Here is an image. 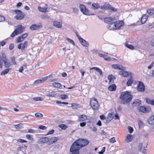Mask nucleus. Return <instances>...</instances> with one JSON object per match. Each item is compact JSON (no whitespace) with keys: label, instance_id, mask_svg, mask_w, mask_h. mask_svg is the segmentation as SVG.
Here are the masks:
<instances>
[{"label":"nucleus","instance_id":"f257e3e1","mask_svg":"<svg viewBox=\"0 0 154 154\" xmlns=\"http://www.w3.org/2000/svg\"><path fill=\"white\" fill-rule=\"evenodd\" d=\"M89 141L86 139H79L75 141L70 148L71 154H79V150L82 147L88 145Z\"/></svg>","mask_w":154,"mask_h":154},{"label":"nucleus","instance_id":"f03ea898","mask_svg":"<svg viewBox=\"0 0 154 154\" xmlns=\"http://www.w3.org/2000/svg\"><path fill=\"white\" fill-rule=\"evenodd\" d=\"M133 96L128 91L122 92L119 97V99L121 100V103L125 104L128 103L132 100Z\"/></svg>","mask_w":154,"mask_h":154},{"label":"nucleus","instance_id":"7ed1b4c3","mask_svg":"<svg viewBox=\"0 0 154 154\" xmlns=\"http://www.w3.org/2000/svg\"><path fill=\"white\" fill-rule=\"evenodd\" d=\"M24 28L21 25L17 26L16 29L11 35V37L13 38L16 35L22 33L24 30Z\"/></svg>","mask_w":154,"mask_h":154},{"label":"nucleus","instance_id":"20e7f679","mask_svg":"<svg viewBox=\"0 0 154 154\" xmlns=\"http://www.w3.org/2000/svg\"><path fill=\"white\" fill-rule=\"evenodd\" d=\"M90 105L92 108L94 110H97L98 109L99 105L98 102L95 98L91 99L90 101Z\"/></svg>","mask_w":154,"mask_h":154},{"label":"nucleus","instance_id":"39448f33","mask_svg":"<svg viewBox=\"0 0 154 154\" xmlns=\"http://www.w3.org/2000/svg\"><path fill=\"white\" fill-rule=\"evenodd\" d=\"M14 12L17 15L15 16L14 18L17 20H20L22 19L25 17V15L22 11L18 10L14 11Z\"/></svg>","mask_w":154,"mask_h":154},{"label":"nucleus","instance_id":"423d86ee","mask_svg":"<svg viewBox=\"0 0 154 154\" xmlns=\"http://www.w3.org/2000/svg\"><path fill=\"white\" fill-rule=\"evenodd\" d=\"M2 61L4 62L5 66L6 68H9L11 66V63L8 59H7L5 55L3 54L2 55Z\"/></svg>","mask_w":154,"mask_h":154},{"label":"nucleus","instance_id":"0eeeda50","mask_svg":"<svg viewBox=\"0 0 154 154\" xmlns=\"http://www.w3.org/2000/svg\"><path fill=\"white\" fill-rule=\"evenodd\" d=\"M42 25L41 23H39L38 25L36 24H32L30 26V29L32 30H37L42 29Z\"/></svg>","mask_w":154,"mask_h":154},{"label":"nucleus","instance_id":"6e6552de","mask_svg":"<svg viewBox=\"0 0 154 154\" xmlns=\"http://www.w3.org/2000/svg\"><path fill=\"white\" fill-rule=\"evenodd\" d=\"M119 75H122L124 77H127L130 76H133V74L130 72H127L126 71H120L119 72Z\"/></svg>","mask_w":154,"mask_h":154},{"label":"nucleus","instance_id":"1a4fd4ad","mask_svg":"<svg viewBox=\"0 0 154 154\" xmlns=\"http://www.w3.org/2000/svg\"><path fill=\"white\" fill-rule=\"evenodd\" d=\"M79 7L81 11L84 14L86 15H88L89 14V10L86 8L85 5H80Z\"/></svg>","mask_w":154,"mask_h":154},{"label":"nucleus","instance_id":"9d476101","mask_svg":"<svg viewBox=\"0 0 154 154\" xmlns=\"http://www.w3.org/2000/svg\"><path fill=\"white\" fill-rule=\"evenodd\" d=\"M138 110L140 112L143 113H148L150 110V108L147 109L146 107L143 106H140L137 107Z\"/></svg>","mask_w":154,"mask_h":154},{"label":"nucleus","instance_id":"9b49d317","mask_svg":"<svg viewBox=\"0 0 154 154\" xmlns=\"http://www.w3.org/2000/svg\"><path fill=\"white\" fill-rule=\"evenodd\" d=\"M138 91L143 92L145 90V86L143 82H140L137 86Z\"/></svg>","mask_w":154,"mask_h":154},{"label":"nucleus","instance_id":"f8f14e48","mask_svg":"<svg viewBox=\"0 0 154 154\" xmlns=\"http://www.w3.org/2000/svg\"><path fill=\"white\" fill-rule=\"evenodd\" d=\"M115 27L117 29L123 26L124 24V23L122 21H117L115 22Z\"/></svg>","mask_w":154,"mask_h":154},{"label":"nucleus","instance_id":"ddd939ff","mask_svg":"<svg viewBox=\"0 0 154 154\" xmlns=\"http://www.w3.org/2000/svg\"><path fill=\"white\" fill-rule=\"evenodd\" d=\"M47 78L48 77L46 76L42 78L41 79H37L34 82V84L37 85L39 84L42 83L45 81Z\"/></svg>","mask_w":154,"mask_h":154},{"label":"nucleus","instance_id":"4468645a","mask_svg":"<svg viewBox=\"0 0 154 154\" xmlns=\"http://www.w3.org/2000/svg\"><path fill=\"white\" fill-rule=\"evenodd\" d=\"M115 25V22L113 21L108 24L107 26V28L110 30L116 29Z\"/></svg>","mask_w":154,"mask_h":154},{"label":"nucleus","instance_id":"2eb2a0df","mask_svg":"<svg viewBox=\"0 0 154 154\" xmlns=\"http://www.w3.org/2000/svg\"><path fill=\"white\" fill-rule=\"evenodd\" d=\"M77 36L79 39V40L80 42L85 47H87L88 46V43L86 42L81 38L79 35H77Z\"/></svg>","mask_w":154,"mask_h":154},{"label":"nucleus","instance_id":"dca6fc26","mask_svg":"<svg viewBox=\"0 0 154 154\" xmlns=\"http://www.w3.org/2000/svg\"><path fill=\"white\" fill-rule=\"evenodd\" d=\"M112 68L118 69L119 70H123L124 67L118 64H112Z\"/></svg>","mask_w":154,"mask_h":154},{"label":"nucleus","instance_id":"f3484780","mask_svg":"<svg viewBox=\"0 0 154 154\" xmlns=\"http://www.w3.org/2000/svg\"><path fill=\"white\" fill-rule=\"evenodd\" d=\"M53 24L54 26L58 28H60L62 26V23L57 21H54Z\"/></svg>","mask_w":154,"mask_h":154},{"label":"nucleus","instance_id":"a211bd4d","mask_svg":"<svg viewBox=\"0 0 154 154\" xmlns=\"http://www.w3.org/2000/svg\"><path fill=\"white\" fill-rule=\"evenodd\" d=\"M114 19L111 17H106L104 18V21L108 24L113 21Z\"/></svg>","mask_w":154,"mask_h":154},{"label":"nucleus","instance_id":"6ab92c4d","mask_svg":"<svg viewBox=\"0 0 154 154\" xmlns=\"http://www.w3.org/2000/svg\"><path fill=\"white\" fill-rule=\"evenodd\" d=\"M87 119V117L85 115H82L79 116L78 120L79 121H83Z\"/></svg>","mask_w":154,"mask_h":154},{"label":"nucleus","instance_id":"aec40b11","mask_svg":"<svg viewBox=\"0 0 154 154\" xmlns=\"http://www.w3.org/2000/svg\"><path fill=\"white\" fill-rule=\"evenodd\" d=\"M148 16L146 14H144L142 17L141 20V23L142 24H143L145 23L146 21Z\"/></svg>","mask_w":154,"mask_h":154},{"label":"nucleus","instance_id":"412c9836","mask_svg":"<svg viewBox=\"0 0 154 154\" xmlns=\"http://www.w3.org/2000/svg\"><path fill=\"white\" fill-rule=\"evenodd\" d=\"M133 139L132 136L130 134L127 135L125 139V141L126 143H128L131 141Z\"/></svg>","mask_w":154,"mask_h":154},{"label":"nucleus","instance_id":"4be33fe9","mask_svg":"<svg viewBox=\"0 0 154 154\" xmlns=\"http://www.w3.org/2000/svg\"><path fill=\"white\" fill-rule=\"evenodd\" d=\"M113 116L112 115L111 113L108 114L107 115V118L106 119V123H108L110 122L113 119Z\"/></svg>","mask_w":154,"mask_h":154},{"label":"nucleus","instance_id":"5701e85b","mask_svg":"<svg viewBox=\"0 0 154 154\" xmlns=\"http://www.w3.org/2000/svg\"><path fill=\"white\" fill-rule=\"evenodd\" d=\"M40 143H47L49 141V139L47 137H43L39 140Z\"/></svg>","mask_w":154,"mask_h":154},{"label":"nucleus","instance_id":"b1692460","mask_svg":"<svg viewBox=\"0 0 154 154\" xmlns=\"http://www.w3.org/2000/svg\"><path fill=\"white\" fill-rule=\"evenodd\" d=\"M108 79L109 80V83L112 84L114 82V80L115 79V77L112 75H109Z\"/></svg>","mask_w":154,"mask_h":154},{"label":"nucleus","instance_id":"393cba45","mask_svg":"<svg viewBox=\"0 0 154 154\" xmlns=\"http://www.w3.org/2000/svg\"><path fill=\"white\" fill-rule=\"evenodd\" d=\"M145 100H146V102L148 104L154 105V99L151 100L150 98H146L145 99Z\"/></svg>","mask_w":154,"mask_h":154},{"label":"nucleus","instance_id":"a878e982","mask_svg":"<svg viewBox=\"0 0 154 154\" xmlns=\"http://www.w3.org/2000/svg\"><path fill=\"white\" fill-rule=\"evenodd\" d=\"M116 86L113 84L110 85L108 88V89L111 91H114L116 90Z\"/></svg>","mask_w":154,"mask_h":154},{"label":"nucleus","instance_id":"bb28decb","mask_svg":"<svg viewBox=\"0 0 154 154\" xmlns=\"http://www.w3.org/2000/svg\"><path fill=\"white\" fill-rule=\"evenodd\" d=\"M148 122L150 125H153L154 124V116H151V117L148 119Z\"/></svg>","mask_w":154,"mask_h":154},{"label":"nucleus","instance_id":"cd10ccee","mask_svg":"<svg viewBox=\"0 0 154 154\" xmlns=\"http://www.w3.org/2000/svg\"><path fill=\"white\" fill-rule=\"evenodd\" d=\"M133 82V76H131L127 82V85L128 86H131Z\"/></svg>","mask_w":154,"mask_h":154},{"label":"nucleus","instance_id":"c85d7f7f","mask_svg":"<svg viewBox=\"0 0 154 154\" xmlns=\"http://www.w3.org/2000/svg\"><path fill=\"white\" fill-rule=\"evenodd\" d=\"M90 69L92 70V69H95V70L97 72H98L100 75H102V71L98 68L96 67H94L92 68H90Z\"/></svg>","mask_w":154,"mask_h":154},{"label":"nucleus","instance_id":"c756f323","mask_svg":"<svg viewBox=\"0 0 154 154\" xmlns=\"http://www.w3.org/2000/svg\"><path fill=\"white\" fill-rule=\"evenodd\" d=\"M141 103V101L140 100L137 99L135 100L133 103V104L134 106H137L140 105Z\"/></svg>","mask_w":154,"mask_h":154},{"label":"nucleus","instance_id":"7c9ffc66","mask_svg":"<svg viewBox=\"0 0 154 154\" xmlns=\"http://www.w3.org/2000/svg\"><path fill=\"white\" fill-rule=\"evenodd\" d=\"M57 140V138L55 137H53L51 138L49 141L50 144H52L56 142Z\"/></svg>","mask_w":154,"mask_h":154},{"label":"nucleus","instance_id":"2f4dec72","mask_svg":"<svg viewBox=\"0 0 154 154\" xmlns=\"http://www.w3.org/2000/svg\"><path fill=\"white\" fill-rule=\"evenodd\" d=\"M14 127L17 129H20L23 128V125L22 123H20L18 125H15Z\"/></svg>","mask_w":154,"mask_h":154},{"label":"nucleus","instance_id":"473e14b6","mask_svg":"<svg viewBox=\"0 0 154 154\" xmlns=\"http://www.w3.org/2000/svg\"><path fill=\"white\" fill-rule=\"evenodd\" d=\"M38 10L39 11L43 12H45L49 11L48 10V8H42L41 7H38Z\"/></svg>","mask_w":154,"mask_h":154},{"label":"nucleus","instance_id":"72a5a7b5","mask_svg":"<svg viewBox=\"0 0 154 154\" xmlns=\"http://www.w3.org/2000/svg\"><path fill=\"white\" fill-rule=\"evenodd\" d=\"M55 91H52L51 92H49L46 94V95L49 97H54L56 94H55Z\"/></svg>","mask_w":154,"mask_h":154},{"label":"nucleus","instance_id":"f704fd0d","mask_svg":"<svg viewBox=\"0 0 154 154\" xmlns=\"http://www.w3.org/2000/svg\"><path fill=\"white\" fill-rule=\"evenodd\" d=\"M11 69H9V68H7V69H5V70H4L1 73V75H5L7 74L9 72V70Z\"/></svg>","mask_w":154,"mask_h":154},{"label":"nucleus","instance_id":"c9c22d12","mask_svg":"<svg viewBox=\"0 0 154 154\" xmlns=\"http://www.w3.org/2000/svg\"><path fill=\"white\" fill-rule=\"evenodd\" d=\"M53 86L55 88H60L62 85H61L58 82H54L52 84Z\"/></svg>","mask_w":154,"mask_h":154},{"label":"nucleus","instance_id":"e433bc0d","mask_svg":"<svg viewBox=\"0 0 154 154\" xmlns=\"http://www.w3.org/2000/svg\"><path fill=\"white\" fill-rule=\"evenodd\" d=\"M111 5L109 4H106L102 6L101 8L102 9H109Z\"/></svg>","mask_w":154,"mask_h":154},{"label":"nucleus","instance_id":"4c0bfd02","mask_svg":"<svg viewBox=\"0 0 154 154\" xmlns=\"http://www.w3.org/2000/svg\"><path fill=\"white\" fill-rule=\"evenodd\" d=\"M27 41H25L23 43L21 50V51L22 52H23V50H24L25 48L27 47Z\"/></svg>","mask_w":154,"mask_h":154},{"label":"nucleus","instance_id":"58836bf2","mask_svg":"<svg viewBox=\"0 0 154 154\" xmlns=\"http://www.w3.org/2000/svg\"><path fill=\"white\" fill-rule=\"evenodd\" d=\"M24 39L20 36L18 37L16 39V40L17 43L20 42H21L23 41Z\"/></svg>","mask_w":154,"mask_h":154},{"label":"nucleus","instance_id":"ea45409f","mask_svg":"<svg viewBox=\"0 0 154 154\" xmlns=\"http://www.w3.org/2000/svg\"><path fill=\"white\" fill-rule=\"evenodd\" d=\"M125 46L126 47H127L131 50H133L134 48V47L132 45H130L128 43L125 44Z\"/></svg>","mask_w":154,"mask_h":154},{"label":"nucleus","instance_id":"a19ab883","mask_svg":"<svg viewBox=\"0 0 154 154\" xmlns=\"http://www.w3.org/2000/svg\"><path fill=\"white\" fill-rule=\"evenodd\" d=\"M92 7L94 9H97L100 8V6L97 3H93L92 5Z\"/></svg>","mask_w":154,"mask_h":154},{"label":"nucleus","instance_id":"79ce46f5","mask_svg":"<svg viewBox=\"0 0 154 154\" xmlns=\"http://www.w3.org/2000/svg\"><path fill=\"white\" fill-rule=\"evenodd\" d=\"M26 137L29 140H34V139L33 137V136L32 135L27 134L26 136Z\"/></svg>","mask_w":154,"mask_h":154},{"label":"nucleus","instance_id":"37998d69","mask_svg":"<svg viewBox=\"0 0 154 154\" xmlns=\"http://www.w3.org/2000/svg\"><path fill=\"white\" fill-rule=\"evenodd\" d=\"M147 13L150 15H154V10H147Z\"/></svg>","mask_w":154,"mask_h":154},{"label":"nucleus","instance_id":"c03bdc74","mask_svg":"<svg viewBox=\"0 0 154 154\" xmlns=\"http://www.w3.org/2000/svg\"><path fill=\"white\" fill-rule=\"evenodd\" d=\"M59 127L63 130H65L67 128V126L64 124H61L59 125Z\"/></svg>","mask_w":154,"mask_h":154},{"label":"nucleus","instance_id":"a18cd8bd","mask_svg":"<svg viewBox=\"0 0 154 154\" xmlns=\"http://www.w3.org/2000/svg\"><path fill=\"white\" fill-rule=\"evenodd\" d=\"M66 39L69 43L73 45H75V43L73 40L68 38H66Z\"/></svg>","mask_w":154,"mask_h":154},{"label":"nucleus","instance_id":"49530a36","mask_svg":"<svg viewBox=\"0 0 154 154\" xmlns=\"http://www.w3.org/2000/svg\"><path fill=\"white\" fill-rule=\"evenodd\" d=\"M27 146L24 145V146H21V151L23 153H24L26 152V148H27Z\"/></svg>","mask_w":154,"mask_h":154},{"label":"nucleus","instance_id":"de8ad7c7","mask_svg":"<svg viewBox=\"0 0 154 154\" xmlns=\"http://www.w3.org/2000/svg\"><path fill=\"white\" fill-rule=\"evenodd\" d=\"M32 99L35 101H42L43 100L42 97H35L33 98Z\"/></svg>","mask_w":154,"mask_h":154},{"label":"nucleus","instance_id":"09e8293b","mask_svg":"<svg viewBox=\"0 0 154 154\" xmlns=\"http://www.w3.org/2000/svg\"><path fill=\"white\" fill-rule=\"evenodd\" d=\"M47 128L45 126L42 125H39L38 128L42 130H45Z\"/></svg>","mask_w":154,"mask_h":154},{"label":"nucleus","instance_id":"8fccbe9b","mask_svg":"<svg viewBox=\"0 0 154 154\" xmlns=\"http://www.w3.org/2000/svg\"><path fill=\"white\" fill-rule=\"evenodd\" d=\"M78 104L75 103H72V104L71 106L73 109H77L78 106Z\"/></svg>","mask_w":154,"mask_h":154},{"label":"nucleus","instance_id":"3c124183","mask_svg":"<svg viewBox=\"0 0 154 154\" xmlns=\"http://www.w3.org/2000/svg\"><path fill=\"white\" fill-rule=\"evenodd\" d=\"M11 62L14 64L16 65V63L15 61V58L14 57H13L11 58Z\"/></svg>","mask_w":154,"mask_h":154},{"label":"nucleus","instance_id":"603ef678","mask_svg":"<svg viewBox=\"0 0 154 154\" xmlns=\"http://www.w3.org/2000/svg\"><path fill=\"white\" fill-rule=\"evenodd\" d=\"M35 115L36 117L38 118H41L43 116L42 114L38 112L35 113Z\"/></svg>","mask_w":154,"mask_h":154},{"label":"nucleus","instance_id":"864d4df0","mask_svg":"<svg viewBox=\"0 0 154 154\" xmlns=\"http://www.w3.org/2000/svg\"><path fill=\"white\" fill-rule=\"evenodd\" d=\"M56 103L57 104H66L67 105L68 104V102H62L59 101H56Z\"/></svg>","mask_w":154,"mask_h":154},{"label":"nucleus","instance_id":"5fc2aeb1","mask_svg":"<svg viewBox=\"0 0 154 154\" xmlns=\"http://www.w3.org/2000/svg\"><path fill=\"white\" fill-rule=\"evenodd\" d=\"M106 148L105 147H103L101 150L100 151L98 152V153L99 154H103L104 152L105 151Z\"/></svg>","mask_w":154,"mask_h":154},{"label":"nucleus","instance_id":"6e6d98bb","mask_svg":"<svg viewBox=\"0 0 154 154\" xmlns=\"http://www.w3.org/2000/svg\"><path fill=\"white\" fill-rule=\"evenodd\" d=\"M128 131L131 134L133 132V129L132 128L131 126H128Z\"/></svg>","mask_w":154,"mask_h":154},{"label":"nucleus","instance_id":"4d7b16f0","mask_svg":"<svg viewBox=\"0 0 154 154\" xmlns=\"http://www.w3.org/2000/svg\"><path fill=\"white\" fill-rule=\"evenodd\" d=\"M109 142L111 143H114L116 142L115 137H112L109 139Z\"/></svg>","mask_w":154,"mask_h":154},{"label":"nucleus","instance_id":"13d9d810","mask_svg":"<svg viewBox=\"0 0 154 154\" xmlns=\"http://www.w3.org/2000/svg\"><path fill=\"white\" fill-rule=\"evenodd\" d=\"M5 20V17L0 15V22L4 21Z\"/></svg>","mask_w":154,"mask_h":154},{"label":"nucleus","instance_id":"bf43d9fd","mask_svg":"<svg viewBox=\"0 0 154 154\" xmlns=\"http://www.w3.org/2000/svg\"><path fill=\"white\" fill-rule=\"evenodd\" d=\"M109 9L111 11L113 12H116L117 11V9L115 8L114 7H112L111 5Z\"/></svg>","mask_w":154,"mask_h":154},{"label":"nucleus","instance_id":"052dcab7","mask_svg":"<svg viewBox=\"0 0 154 154\" xmlns=\"http://www.w3.org/2000/svg\"><path fill=\"white\" fill-rule=\"evenodd\" d=\"M68 98V96L67 95H61V98L62 99H66Z\"/></svg>","mask_w":154,"mask_h":154},{"label":"nucleus","instance_id":"680f3d73","mask_svg":"<svg viewBox=\"0 0 154 154\" xmlns=\"http://www.w3.org/2000/svg\"><path fill=\"white\" fill-rule=\"evenodd\" d=\"M14 45L13 43L11 44L9 46V49L10 50H12L14 49Z\"/></svg>","mask_w":154,"mask_h":154},{"label":"nucleus","instance_id":"e2e57ef3","mask_svg":"<svg viewBox=\"0 0 154 154\" xmlns=\"http://www.w3.org/2000/svg\"><path fill=\"white\" fill-rule=\"evenodd\" d=\"M86 123L85 122H81L80 124V125L82 127H83L85 126Z\"/></svg>","mask_w":154,"mask_h":154},{"label":"nucleus","instance_id":"0e129e2a","mask_svg":"<svg viewBox=\"0 0 154 154\" xmlns=\"http://www.w3.org/2000/svg\"><path fill=\"white\" fill-rule=\"evenodd\" d=\"M138 147L140 151H141L142 149V143H139V144Z\"/></svg>","mask_w":154,"mask_h":154},{"label":"nucleus","instance_id":"69168bd1","mask_svg":"<svg viewBox=\"0 0 154 154\" xmlns=\"http://www.w3.org/2000/svg\"><path fill=\"white\" fill-rule=\"evenodd\" d=\"M100 119L101 120H104L105 119L106 120V117L104 115H102L100 116Z\"/></svg>","mask_w":154,"mask_h":154},{"label":"nucleus","instance_id":"338daca9","mask_svg":"<svg viewBox=\"0 0 154 154\" xmlns=\"http://www.w3.org/2000/svg\"><path fill=\"white\" fill-rule=\"evenodd\" d=\"M98 55L100 57L103 58H104L107 56L106 55L102 54H99Z\"/></svg>","mask_w":154,"mask_h":154},{"label":"nucleus","instance_id":"774afa93","mask_svg":"<svg viewBox=\"0 0 154 154\" xmlns=\"http://www.w3.org/2000/svg\"><path fill=\"white\" fill-rule=\"evenodd\" d=\"M18 141L19 142L21 143H26L27 142L26 141L22 139H20L18 140Z\"/></svg>","mask_w":154,"mask_h":154}]
</instances>
